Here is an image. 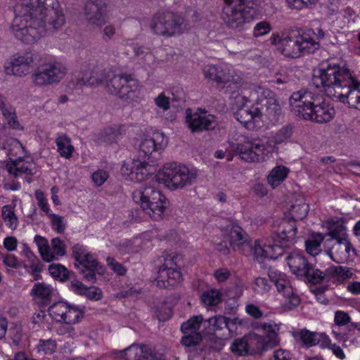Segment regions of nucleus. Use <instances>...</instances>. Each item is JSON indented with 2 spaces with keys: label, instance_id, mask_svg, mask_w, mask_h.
Wrapping results in <instances>:
<instances>
[{
  "label": "nucleus",
  "instance_id": "1",
  "mask_svg": "<svg viewBox=\"0 0 360 360\" xmlns=\"http://www.w3.org/2000/svg\"><path fill=\"white\" fill-rule=\"evenodd\" d=\"M11 30L25 44L39 41L46 32L62 27L65 22L57 0H20Z\"/></svg>",
  "mask_w": 360,
  "mask_h": 360
},
{
  "label": "nucleus",
  "instance_id": "2",
  "mask_svg": "<svg viewBox=\"0 0 360 360\" xmlns=\"http://www.w3.org/2000/svg\"><path fill=\"white\" fill-rule=\"evenodd\" d=\"M231 97L237 108L236 119L249 130L262 128L264 121L274 124L281 115V105L275 94L260 85L243 84Z\"/></svg>",
  "mask_w": 360,
  "mask_h": 360
},
{
  "label": "nucleus",
  "instance_id": "3",
  "mask_svg": "<svg viewBox=\"0 0 360 360\" xmlns=\"http://www.w3.org/2000/svg\"><path fill=\"white\" fill-rule=\"evenodd\" d=\"M311 82L316 88L323 87L328 96L360 110V82L352 76L348 69L337 64H328L318 70Z\"/></svg>",
  "mask_w": 360,
  "mask_h": 360
},
{
  "label": "nucleus",
  "instance_id": "4",
  "mask_svg": "<svg viewBox=\"0 0 360 360\" xmlns=\"http://www.w3.org/2000/svg\"><path fill=\"white\" fill-rule=\"evenodd\" d=\"M290 105L297 116L317 123L328 122L335 115V110L324 96L311 91L300 90L292 93Z\"/></svg>",
  "mask_w": 360,
  "mask_h": 360
},
{
  "label": "nucleus",
  "instance_id": "5",
  "mask_svg": "<svg viewBox=\"0 0 360 360\" xmlns=\"http://www.w3.org/2000/svg\"><path fill=\"white\" fill-rule=\"evenodd\" d=\"M167 143L162 133H156L153 137L143 139L139 146L138 158L134 159L129 165L128 175L131 180L142 181L149 174V164L153 163L160 158V152Z\"/></svg>",
  "mask_w": 360,
  "mask_h": 360
},
{
  "label": "nucleus",
  "instance_id": "6",
  "mask_svg": "<svg viewBox=\"0 0 360 360\" xmlns=\"http://www.w3.org/2000/svg\"><path fill=\"white\" fill-rule=\"evenodd\" d=\"M314 35L313 30H291L274 37L272 43L285 56L296 58L312 53L319 48V42L314 39Z\"/></svg>",
  "mask_w": 360,
  "mask_h": 360
},
{
  "label": "nucleus",
  "instance_id": "7",
  "mask_svg": "<svg viewBox=\"0 0 360 360\" xmlns=\"http://www.w3.org/2000/svg\"><path fill=\"white\" fill-rule=\"evenodd\" d=\"M150 28L154 34L169 38L187 32L189 25L181 15L169 11H160L152 18Z\"/></svg>",
  "mask_w": 360,
  "mask_h": 360
},
{
  "label": "nucleus",
  "instance_id": "8",
  "mask_svg": "<svg viewBox=\"0 0 360 360\" xmlns=\"http://www.w3.org/2000/svg\"><path fill=\"white\" fill-rule=\"evenodd\" d=\"M134 200L139 203L143 211L154 220H160L167 207L168 202L160 191L146 186L133 193Z\"/></svg>",
  "mask_w": 360,
  "mask_h": 360
},
{
  "label": "nucleus",
  "instance_id": "9",
  "mask_svg": "<svg viewBox=\"0 0 360 360\" xmlns=\"http://www.w3.org/2000/svg\"><path fill=\"white\" fill-rule=\"evenodd\" d=\"M252 0H224L221 19L227 27L232 29L241 28L252 20L256 11L250 6Z\"/></svg>",
  "mask_w": 360,
  "mask_h": 360
},
{
  "label": "nucleus",
  "instance_id": "10",
  "mask_svg": "<svg viewBox=\"0 0 360 360\" xmlns=\"http://www.w3.org/2000/svg\"><path fill=\"white\" fill-rule=\"evenodd\" d=\"M195 179L196 174L194 172L175 162L166 164L156 175V180L171 190L191 186Z\"/></svg>",
  "mask_w": 360,
  "mask_h": 360
},
{
  "label": "nucleus",
  "instance_id": "11",
  "mask_svg": "<svg viewBox=\"0 0 360 360\" xmlns=\"http://www.w3.org/2000/svg\"><path fill=\"white\" fill-rule=\"evenodd\" d=\"M236 141H229L232 150L237 152L240 158L245 162H263L269 157L272 148L270 145L266 146L263 142L258 141L246 142L245 144Z\"/></svg>",
  "mask_w": 360,
  "mask_h": 360
},
{
  "label": "nucleus",
  "instance_id": "12",
  "mask_svg": "<svg viewBox=\"0 0 360 360\" xmlns=\"http://www.w3.org/2000/svg\"><path fill=\"white\" fill-rule=\"evenodd\" d=\"M137 88V82L130 75L110 74L105 86L109 94L116 95L122 99L130 98L131 94Z\"/></svg>",
  "mask_w": 360,
  "mask_h": 360
},
{
  "label": "nucleus",
  "instance_id": "13",
  "mask_svg": "<svg viewBox=\"0 0 360 360\" xmlns=\"http://www.w3.org/2000/svg\"><path fill=\"white\" fill-rule=\"evenodd\" d=\"M255 328L261 330L264 336L252 334V342H256L257 351H266L278 345L280 342L278 338L279 326L273 321L267 323H257Z\"/></svg>",
  "mask_w": 360,
  "mask_h": 360
},
{
  "label": "nucleus",
  "instance_id": "14",
  "mask_svg": "<svg viewBox=\"0 0 360 360\" xmlns=\"http://www.w3.org/2000/svg\"><path fill=\"white\" fill-rule=\"evenodd\" d=\"M67 74V68L61 63L46 65L36 70L31 76L37 86H47L58 83Z\"/></svg>",
  "mask_w": 360,
  "mask_h": 360
},
{
  "label": "nucleus",
  "instance_id": "15",
  "mask_svg": "<svg viewBox=\"0 0 360 360\" xmlns=\"http://www.w3.org/2000/svg\"><path fill=\"white\" fill-rule=\"evenodd\" d=\"M36 57V54L32 51L14 55L11 62L5 65L6 74L20 77L28 75L35 63Z\"/></svg>",
  "mask_w": 360,
  "mask_h": 360
},
{
  "label": "nucleus",
  "instance_id": "16",
  "mask_svg": "<svg viewBox=\"0 0 360 360\" xmlns=\"http://www.w3.org/2000/svg\"><path fill=\"white\" fill-rule=\"evenodd\" d=\"M83 11L84 20L90 25L101 27L105 23L107 5L103 0H87Z\"/></svg>",
  "mask_w": 360,
  "mask_h": 360
},
{
  "label": "nucleus",
  "instance_id": "17",
  "mask_svg": "<svg viewBox=\"0 0 360 360\" xmlns=\"http://www.w3.org/2000/svg\"><path fill=\"white\" fill-rule=\"evenodd\" d=\"M186 122L193 132L212 130L217 125L216 117L212 114H207L205 110L200 108L194 113L191 112V109H187Z\"/></svg>",
  "mask_w": 360,
  "mask_h": 360
},
{
  "label": "nucleus",
  "instance_id": "18",
  "mask_svg": "<svg viewBox=\"0 0 360 360\" xmlns=\"http://www.w3.org/2000/svg\"><path fill=\"white\" fill-rule=\"evenodd\" d=\"M119 354L120 356L125 360H164L161 353L145 345L133 344L120 351Z\"/></svg>",
  "mask_w": 360,
  "mask_h": 360
},
{
  "label": "nucleus",
  "instance_id": "19",
  "mask_svg": "<svg viewBox=\"0 0 360 360\" xmlns=\"http://www.w3.org/2000/svg\"><path fill=\"white\" fill-rule=\"evenodd\" d=\"M203 320L202 315L194 316L181 324V331L184 336L181 338V343L187 347L196 345L202 339L198 333L200 324Z\"/></svg>",
  "mask_w": 360,
  "mask_h": 360
},
{
  "label": "nucleus",
  "instance_id": "20",
  "mask_svg": "<svg viewBox=\"0 0 360 360\" xmlns=\"http://www.w3.org/2000/svg\"><path fill=\"white\" fill-rule=\"evenodd\" d=\"M75 265L79 269L84 278L91 283L96 282V273L102 275L105 271L103 267L100 265L94 256L91 253L86 255L84 257L75 263Z\"/></svg>",
  "mask_w": 360,
  "mask_h": 360
},
{
  "label": "nucleus",
  "instance_id": "21",
  "mask_svg": "<svg viewBox=\"0 0 360 360\" xmlns=\"http://www.w3.org/2000/svg\"><path fill=\"white\" fill-rule=\"evenodd\" d=\"M327 255L335 262L342 263L350 257V252L355 254V249L349 240H335L330 246L325 247Z\"/></svg>",
  "mask_w": 360,
  "mask_h": 360
},
{
  "label": "nucleus",
  "instance_id": "22",
  "mask_svg": "<svg viewBox=\"0 0 360 360\" xmlns=\"http://www.w3.org/2000/svg\"><path fill=\"white\" fill-rule=\"evenodd\" d=\"M225 234L229 240L230 245L233 248H237L241 252L244 251L250 241L245 231L239 226L231 224L225 228Z\"/></svg>",
  "mask_w": 360,
  "mask_h": 360
},
{
  "label": "nucleus",
  "instance_id": "23",
  "mask_svg": "<svg viewBox=\"0 0 360 360\" xmlns=\"http://www.w3.org/2000/svg\"><path fill=\"white\" fill-rule=\"evenodd\" d=\"M110 74L105 69L97 66L92 70L89 77L78 78L75 84L76 86L88 85L93 87L105 86Z\"/></svg>",
  "mask_w": 360,
  "mask_h": 360
},
{
  "label": "nucleus",
  "instance_id": "24",
  "mask_svg": "<svg viewBox=\"0 0 360 360\" xmlns=\"http://www.w3.org/2000/svg\"><path fill=\"white\" fill-rule=\"evenodd\" d=\"M297 234L295 221L290 218L283 219L276 231L275 237L281 239L282 243L293 245Z\"/></svg>",
  "mask_w": 360,
  "mask_h": 360
},
{
  "label": "nucleus",
  "instance_id": "25",
  "mask_svg": "<svg viewBox=\"0 0 360 360\" xmlns=\"http://www.w3.org/2000/svg\"><path fill=\"white\" fill-rule=\"evenodd\" d=\"M277 290L285 297L288 302L283 304V308L285 310H292L293 308L298 306L300 304V299L294 292L290 281L286 279L285 275L280 280L277 281L275 283Z\"/></svg>",
  "mask_w": 360,
  "mask_h": 360
},
{
  "label": "nucleus",
  "instance_id": "26",
  "mask_svg": "<svg viewBox=\"0 0 360 360\" xmlns=\"http://www.w3.org/2000/svg\"><path fill=\"white\" fill-rule=\"evenodd\" d=\"M32 294L35 302L40 307H45L51 304L54 296V289L45 283H37L34 285Z\"/></svg>",
  "mask_w": 360,
  "mask_h": 360
},
{
  "label": "nucleus",
  "instance_id": "27",
  "mask_svg": "<svg viewBox=\"0 0 360 360\" xmlns=\"http://www.w3.org/2000/svg\"><path fill=\"white\" fill-rule=\"evenodd\" d=\"M286 260L292 273L298 276H303L307 274V270L311 266L304 256L295 252L288 255Z\"/></svg>",
  "mask_w": 360,
  "mask_h": 360
},
{
  "label": "nucleus",
  "instance_id": "28",
  "mask_svg": "<svg viewBox=\"0 0 360 360\" xmlns=\"http://www.w3.org/2000/svg\"><path fill=\"white\" fill-rule=\"evenodd\" d=\"M156 281L160 288L174 287L181 281V273L177 269H158Z\"/></svg>",
  "mask_w": 360,
  "mask_h": 360
},
{
  "label": "nucleus",
  "instance_id": "29",
  "mask_svg": "<svg viewBox=\"0 0 360 360\" xmlns=\"http://www.w3.org/2000/svg\"><path fill=\"white\" fill-rule=\"evenodd\" d=\"M251 338L252 334L244 338L236 340L231 346V352L238 356H244L249 352H262L257 350L256 342H252Z\"/></svg>",
  "mask_w": 360,
  "mask_h": 360
},
{
  "label": "nucleus",
  "instance_id": "30",
  "mask_svg": "<svg viewBox=\"0 0 360 360\" xmlns=\"http://www.w3.org/2000/svg\"><path fill=\"white\" fill-rule=\"evenodd\" d=\"M350 268L345 266H331L326 270V281L342 283L352 276Z\"/></svg>",
  "mask_w": 360,
  "mask_h": 360
},
{
  "label": "nucleus",
  "instance_id": "31",
  "mask_svg": "<svg viewBox=\"0 0 360 360\" xmlns=\"http://www.w3.org/2000/svg\"><path fill=\"white\" fill-rule=\"evenodd\" d=\"M245 246V249L242 252L245 256L252 255L256 259L262 258L269 259L270 255L266 243H262L260 240H256L253 243L250 242Z\"/></svg>",
  "mask_w": 360,
  "mask_h": 360
},
{
  "label": "nucleus",
  "instance_id": "32",
  "mask_svg": "<svg viewBox=\"0 0 360 360\" xmlns=\"http://www.w3.org/2000/svg\"><path fill=\"white\" fill-rule=\"evenodd\" d=\"M328 232L323 235L326 236L324 247L330 246L331 242L335 240H343L348 239V234L345 226L342 224H333L329 229Z\"/></svg>",
  "mask_w": 360,
  "mask_h": 360
},
{
  "label": "nucleus",
  "instance_id": "33",
  "mask_svg": "<svg viewBox=\"0 0 360 360\" xmlns=\"http://www.w3.org/2000/svg\"><path fill=\"white\" fill-rule=\"evenodd\" d=\"M293 336L297 342L305 347H313L320 341L318 333L311 332L305 328L294 332Z\"/></svg>",
  "mask_w": 360,
  "mask_h": 360
},
{
  "label": "nucleus",
  "instance_id": "34",
  "mask_svg": "<svg viewBox=\"0 0 360 360\" xmlns=\"http://www.w3.org/2000/svg\"><path fill=\"white\" fill-rule=\"evenodd\" d=\"M1 218L6 226L12 231L18 229L19 220L15 213V207L11 205H4L1 207Z\"/></svg>",
  "mask_w": 360,
  "mask_h": 360
},
{
  "label": "nucleus",
  "instance_id": "35",
  "mask_svg": "<svg viewBox=\"0 0 360 360\" xmlns=\"http://www.w3.org/2000/svg\"><path fill=\"white\" fill-rule=\"evenodd\" d=\"M6 167L8 172L15 176L22 174H33L34 173L29 164L23 162V160L21 158L11 160V162L7 164Z\"/></svg>",
  "mask_w": 360,
  "mask_h": 360
},
{
  "label": "nucleus",
  "instance_id": "36",
  "mask_svg": "<svg viewBox=\"0 0 360 360\" xmlns=\"http://www.w3.org/2000/svg\"><path fill=\"white\" fill-rule=\"evenodd\" d=\"M34 240L38 247L39 252L43 260L50 262L56 259V257L51 252L46 238L39 235H36Z\"/></svg>",
  "mask_w": 360,
  "mask_h": 360
},
{
  "label": "nucleus",
  "instance_id": "37",
  "mask_svg": "<svg viewBox=\"0 0 360 360\" xmlns=\"http://www.w3.org/2000/svg\"><path fill=\"white\" fill-rule=\"evenodd\" d=\"M56 143L58 147V151L61 157L66 159L72 157L75 148L71 144L70 138L66 135L60 136L56 139Z\"/></svg>",
  "mask_w": 360,
  "mask_h": 360
},
{
  "label": "nucleus",
  "instance_id": "38",
  "mask_svg": "<svg viewBox=\"0 0 360 360\" xmlns=\"http://www.w3.org/2000/svg\"><path fill=\"white\" fill-rule=\"evenodd\" d=\"M326 240V236L322 233H316L311 235V238L305 241V248L307 253L312 256L318 255L321 250V243Z\"/></svg>",
  "mask_w": 360,
  "mask_h": 360
},
{
  "label": "nucleus",
  "instance_id": "39",
  "mask_svg": "<svg viewBox=\"0 0 360 360\" xmlns=\"http://www.w3.org/2000/svg\"><path fill=\"white\" fill-rule=\"evenodd\" d=\"M288 169L284 166L274 167L267 177L268 183L276 188L287 177Z\"/></svg>",
  "mask_w": 360,
  "mask_h": 360
},
{
  "label": "nucleus",
  "instance_id": "40",
  "mask_svg": "<svg viewBox=\"0 0 360 360\" xmlns=\"http://www.w3.org/2000/svg\"><path fill=\"white\" fill-rule=\"evenodd\" d=\"M273 243H271L270 241L268 242V251L269 252V259H277L278 257L282 256L284 253V249L288 248L291 246V245L288 243H282L280 242L281 239L274 237L272 238Z\"/></svg>",
  "mask_w": 360,
  "mask_h": 360
},
{
  "label": "nucleus",
  "instance_id": "41",
  "mask_svg": "<svg viewBox=\"0 0 360 360\" xmlns=\"http://www.w3.org/2000/svg\"><path fill=\"white\" fill-rule=\"evenodd\" d=\"M293 126L288 124L279 129L271 137V141L274 144H281L287 142L292 136Z\"/></svg>",
  "mask_w": 360,
  "mask_h": 360
},
{
  "label": "nucleus",
  "instance_id": "42",
  "mask_svg": "<svg viewBox=\"0 0 360 360\" xmlns=\"http://www.w3.org/2000/svg\"><path fill=\"white\" fill-rule=\"evenodd\" d=\"M200 299L207 307L217 306L221 302V293L217 289H210L202 293Z\"/></svg>",
  "mask_w": 360,
  "mask_h": 360
},
{
  "label": "nucleus",
  "instance_id": "43",
  "mask_svg": "<svg viewBox=\"0 0 360 360\" xmlns=\"http://www.w3.org/2000/svg\"><path fill=\"white\" fill-rule=\"evenodd\" d=\"M158 260L160 263L159 269H176L179 257L176 253L163 252Z\"/></svg>",
  "mask_w": 360,
  "mask_h": 360
},
{
  "label": "nucleus",
  "instance_id": "44",
  "mask_svg": "<svg viewBox=\"0 0 360 360\" xmlns=\"http://www.w3.org/2000/svg\"><path fill=\"white\" fill-rule=\"evenodd\" d=\"M309 212L308 204L300 201L292 204L290 206V214L291 215L290 219L295 220H300L304 219Z\"/></svg>",
  "mask_w": 360,
  "mask_h": 360
},
{
  "label": "nucleus",
  "instance_id": "45",
  "mask_svg": "<svg viewBox=\"0 0 360 360\" xmlns=\"http://www.w3.org/2000/svg\"><path fill=\"white\" fill-rule=\"evenodd\" d=\"M56 340L53 339H41L36 347V350L39 355H51L56 352Z\"/></svg>",
  "mask_w": 360,
  "mask_h": 360
},
{
  "label": "nucleus",
  "instance_id": "46",
  "mask_svg": "<svg viewBox=\"0 0 360 360\" xmlns=\"http://www.w3.org/2000/svg\"><path fill=\"white\" fill-rule=\"evenodd\" d=\"M233 77L230 72V69L227 66H218V73L217 75L216 83L217 84H223L224 87L226 84L229 86H231V84H236V82H233Z\"/></svg>",
  "mask_w": 360,
  "mask_h": 360
},
{
  "label": "nucleus",
  "instance_id": "47",
  "mask_svg": "<svg viewBox=\"0 0 360 360\" xmlns=\"http://www.w3.org/2000/svg\"><path fill=\"white\" fill-rule=\"evenodd\" d=\"M84 314V307L72 304L70 311L68 313L66 325H73L77 323L82 318Z\"/></svg>",
  "mask_w": 360,
  "mask_h": 360
},
{
  "label": "nucleus",
  "instance_id": "48",
  "mask_svg": "<svg viewBox=\"0 0 360 360\" xmlns=\"http://www.w3.org/2000/svg\"><path fill=\"white\" fill-rule=\"evenodd\" d=\"M304 276L310 283L316 284L321 281H326V271L323 272L317 269H314L312 266H310L307 270V274H304Z\"/></svg>",
  "mask_w": 360,
  "mask_h": 360
},
{
  "label": "nucleus",
  "instance_id": "49",
  "mask_svg": "<svg viewBox=\"0 0 360 360\" xmlns=\"http://www.w3.org/2000/svg\"><path fill=\"white\" fill-rule=\"evenodd\" d=\"M134 53L138 62L142 65H148L149 62L153 60V54L143 47H134Z\"/></svg>",
  "mask_w": 360,
  "mask_h": 360
},
{
  "label": "nucleus",
  "instance_id": "50",
  "mask_svg": "<svg viewBox=\"0 0 360 360\" xmlns=\"http://www.w3.org/2000/svg\"><path fill=\"white\" fill-rule=\"evenodd\" d=\"M49 217L51 219L52 229L58 233H63L67 226L65 218L56 214H49Z\"/></svg>",
  "mask_w": 360,
  "mask_h": 360
},
{
  "label": "nucleus",
  "instance_id": "51",
  "mask_svg": "<svg viewBox=\"0 0 360 360\" xmlns=\"http://www.w3.org/2000/svg\"><path fill=\"white\" fill-rule=\"evenodd\" d=\"M65 304L66 302H58L49 306V315L56 322H60V319H63V314L64 313Z\"/></svg>",
  "mask_w": 360,
  "mask_h": 360
},
{
  "label": "nucleus",
  "instance_id": "52",
  "mask_svg": "<svg viewBox=\"0 0 360 360\" xmlns=\"http://www.w3.org/2000/svg\"><path fill=\"white\" fill-rule=\"evenodd\" d=\"M51 252L56 257H62L66 254V248L64 242L59 238H54L51 240Z\"/></svg>",
  "mask_w": 360,
  "mask_h": 360
},
{
  "label": "nucleus",
  "instance_id": "53",
  "mask_svg": "<svg viewBox=\"0 0 360 360\" xmlns=\"http://www.w3.org/2000/svg\"><path fill=\"white\" fill-rule=\"evenodd\" d=\"M0 110L6 119H8L15 114L14 108L9 103L7 99L1 95H0Z\"/></svg>",
  "mask_w": 360,
  "mask_h": 360
},
{
  "label": "nucleus",
  "instance_id": "54",
  "mask_svg": "<svg viewBox=\"0 0 360 360\" xmlns=\"http://www.w3.org/2000/svg\"><path fill=\"white\" fill-rule=\"evenodd\" d=\"M210 326H212V330H221L226 326V321H227V317L224 316H215L207 319Z\"/></svg>",
  "mask_w": 360,
  "mask_h": 360
},
{
  "label": "nucleus",
  "instance_id": "55",
  "mask_svg": "<svg viewBox=\"0 0 360 360\" xmlns=\"http://www.w3.org/2000/svg\"><path fill=\"white\" fill-rule=\"evenodd\" d=\"M50 274L55 278L67 276V269L60 264H52L49 266Z\"/></svg>",
  "mask_w": 360,
  "mask_h": 360
},
{
  "label": "nucleus",
  "instance_id": "56",
  "mask_svg": "<svg viewBox=\"0 0 360 360\" xmlns=\"http://www.w3.org/2000/svg\"><path fill=\"white\" fill-rule=\"evenodd\" d=\"M155 314L159 321H163L172 316V309L167 304L164 303L160 309L155 311Z\"/></svg>",
  "mask_w": 360,
  "mask_h": 360
},
{
  "label": "nucleus",
  "instance_id": "57",
  "mask_svg": "<svg viewBox=\"0 0 360 360\" xmlns=\"http://www.w3.org/2000/svg\"><path fill=\"white\" fill-rule=\"evenodd\" d=\"M72 256L75 260L76 261V263L81 260V259L84 257L86 255L90 253L89 252H88V250L84 245H80L79 243L73 245V247L72 248Z\"/></svg>",
  "mask_w": 360,
  "mask_h": 360
},
{
  "label": "nucleus",
  "instance_id": "58",
  "mask_svg": "<svg viewBox=\"0 0 360 360\" xmlns=\"http://www.w3.org/2000/svg\"><path fill=\"white\" fill-rule=\"evenodd\" d=\"M84 295L88 299L95 301L100 300L103 297L101 290L96 286L87 287Z\"/></svg>",
  "mask_w": 360,
  "mask_h": 360
},
{
  "label": "nucleus",
  "instance_id": "59",
  "mask_svg": "<svg viewBox=\"0 0 360 360\" xmlns=\"http://www.w3.org/2000/svg\"><path fill=\"white\" fill-rule=\"evenodd\" d=\"M155 105L163 111H167L170 108L169 98L166 96L164 93L160 94L155 98Z\"/></svg>",
  "mask_w": 360,
  "mask_h": 360
},
{
  "label": "nucleus",
  "instance_id": "60",
  "mask_svg": "<svg viewBox=\"0 0 360 360\" xmlns=\"http://www.w3.org/2000/svg\"><path fill=\"white\" fill-rule=\"evenodd\" d=\"M115 34L116 27L112 24L105 25L101 32L102 39L105 41L112 40Z\"/></svg>",
  "mask_w": 360,
  "mask_h": 360
},
{
  "label": "nucleus",
  "instance_id": "61",
  "mask_svg": "<svg viewBox=\"0 0 360 360\" xmlns=\"http://www.w3.org/2000/svg\"><path fill=\"white\" fill-rule=\"evenodd\" d=\"M108 265L118 275L123 276L126 273L125 268L114 258L108 257L106 259Z\"/></svg>",
  "mask_w": 360,
  "mask_h": 360
},
{
  "label": "nucleus",
  "instance_id": "62",
  "mask_svg": "<svg viewBox=\"0 0 360 360\" xmlns=\"http://www.w3.org/2000/svg\"><path fill=\"white\" fill-rule=\"evenodd\" d=\"M351 321L349 314L342 311H337L335 314L334 321L339 326H345Z\"/></svg>",
  "mask_w": 360,
  "mask_h": 360
},
{
  "label": "nucleus",
  "instance_id": "63",
  "mask_svg": "<svg viewBox=\"0 0 360 360\" xmlns=\"http://www.w3.org/2000/svg\"><path fill=\"white\" fill-rule=\"evenodd\" d=\"M271 27L268 22H260L255 25L253 34L255 37H257L269 33Z\"/></svg>",
  "mask_w": 360,
  "mask_h": 360
},
{
  "label": "nucleus",
  "instance_id": "64",
  "mask_svg": "<svg viewBox=\"0 0 360 360\" xmlns=\"http://www.w3.org/2000/svg\"><path fill=\"white\" fill-rule=\"evenodd\" d=\"M108 178L107 172L104 170H98L92 174V180L98 186H101Z\"/></svg>",
  "mask_w": 360,
  "mask_h": 360
}]
</instances>
